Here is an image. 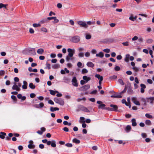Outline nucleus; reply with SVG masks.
I'll list each match as a JSON object with an SVG mask.
<instances>
[{
  "label": "nucleus",
  "mask_w": 154,
  "mask_h": 154,
  "mask_svg": "<svg viewBox=\"0 0 154 154\" xmlns=\"http://www.w3.org/2000/svg\"><path fill=\"white\" fill-rule=\"evenodd\" d=\"M26 51L31 55H35L36 52L34 48H29L27 49Z\"/></svg>",
  "instance_id": "3"
},
{
  "label": "nucleus",
  "mask_w": 154,
  "mask_h": 154,
  "mask_svg": "<svg viewBox=\"0 0 154 154\" xmlns=\"http://www.w3.org/2000/svg\"><path fill=\"white\" fill-rule=\"evenodd\" d=\"M141 100L142 101H143V105L144 106H146L147 105V101L146 100V98L145 99L143 97L140 98Z\"/></svg>",
  "instance_id": "23"
},
{
  "label": "nucleus",
  "mask_w": 154,
  "mask_h": 154,
  "mask_svg": "<svg viewBox=\"0 0 154 154\" xmlns=\"http://www.w3.org/2000/svg\"><path fill=\"white\" fill-rule=\"evenodd\" d=\"M39 108H42L44 106V104L43 103H41L38 104Z\"/></svg>",
  "instance_id": "52"
},
{
  "label": "nucleus",
  "mask_w": 154,
  "mask_h": 154,
  "mask_svg": "<svg viewBox=\"0 0 154 154\" xmlns=\"http://www.w3.org/2000/svg\"><path fill=\"white\" fill-rule=\"evenodd\" d=\"M46 68L48 69H51V65L50 64L46 63Z\"/></svg>",
  "instance_id": "43"
},
{
  "label": "nucleus",
  "mask_w": 154,
  "mask_h": 154,
  "mask_svg": "<svg viewBox=\"0 0 154 154\" xmlns=\"http://www.w3.org/2000/svg\"><path fill=\"white\" fill-rule=\"evenodd\" d=\"M145 116L146 117L149 119H151L153 118L152 116L148 113L146 114Z\"/></svg>",
  "instance_id": "35"
},
{
  "label": "nucleus",
  "mask_w": 154,
  "mask_h": 154,
  "mask_svg": "<svg viewBox=\"0 0 154 154\" xmlns=\"http://www.w3.org/2000/svg\"><path fill=\"white\" fill-rule=\"evenodd\" d=\"M132 122V125L133 126H135L137 125V123L136 122V120L134 119H133L131 120Z\"/></svg>",
  "instance_id": "28"
},
{
  "label": "nucleus",
  "mask_w": 154,
  "mask_h": 154,
  "mask_svg": "<svg viewBox=\"0 0 154 154\" xmlns=\"http://www.w3.org/2000/svg\"><path fill=\"white\" fill-rule=\"evenodd\" d=\"M146 100L147 103L149 102L150 103H152L154 101V97H152L146 98Z\"/></svg>",
  "instance_id": "11"
},
{
  "label": "nucleus",
  "mask_w": 154,
  "mask_h": 154,
  "mask_svg": "<svg viewBox=\"0 0 154 154\" xmlns=\"http://www.w3.org/2000/svg\"><path fill=\"white\" fill-rule=\"evenodd\" d=\"M91 52L93 54H95L97 52V51L96 49H93L92 50Z\"/></svg>",
  "instance_id": "63"
},
{
  "label": "nucleus",
  "mask_w": 154,
  "mask_h": 154,
  "mask_svg": "<svg viewBox=\"0 0 154 154\" xmlns=\"http://www.w3.org/2000/svg\"><path fill=\"white\" fill-rule=\"evenodd\" d=\"M131 128V126L129 125H128L126 126L125 130L127 132H128L130 131Z\"/></svg>",
  "instance_id": "31"
},
{
  "label": "nucleus",
  "mask_w": 154,
  "mask_h": 154,
  "mask_svg": "<svg viewBox=\"0 0 154 154\" xmlns=\"http://www.w3.org/2000/svg\"><path fill=\"white\" fill-rule=\"evenodd\" d=\"M117 78V76L116 75H114L111 76L109 77V79L111 80H113Z\"/></svg>",
  "instance_id": "32"
},
{
  "label": "nucleus",
  "mask_w": 154,
  "mask_h": 154,
  "mask_svg": "<svg viewBox=\"0 0 154 154\" xmlns=\"http://www.w3.org/2000/svg\"><path fill=\"white\" fill-rule=\"evenodd\" d=\"M32 25L34 27H37L41 26L40 24L39 23H33Z\"/></svg>",
  "instance_id": "40"
},
{
  "label": "nucleus",
  "mask_w": 154,
  "mask_h": 154,
  "mask_svg": "<svg viewBox=\"0 0 154 154\" xmlns=\"http://www.w3.org/2000/svg\"><path fill=\"white\" fill-rule=\"evenodd\" d=\"M23 85L22 86V88L24 89L27 88V83L25 81H23Z\"/></svg>",
  "instance_id": "14"
},
{
  "label": "nucleus",
  "mask_w": 154,
  "mask_h": 154,
  "mask_svg": "<svg viewBox=\"0 0 154 154\" xmlns=\"http://www.w3.org/2000/svg\"><path fill=\"white\" fill-rule=\"evenodd\" d=\"M79 108L81 110L85 112H90V111L86 107L83 106H80Z\"/></svg>",
  "instance_id": "10"
},
{
  "label": "nucleus",
  "mask_w": 154,
  "mask_h": 154,
  "mask_svg": "<svg viewBox=\"0 0 154 154\" xmlns=\"http://www.w3.org/2000/svg\"><path fill=\"white\" fill-rule=\"evenodd\" d=\"M103 51L106 53H109L110 52V49L108 48L104 49L103 50Z\"/></svg>",
  "instance_id": "54"
},
{
  "label": "nucleus",
  "mask_w": 154,
  "mask_h": 154,
  "mask_svg": "<svg viewBox=\"0 0 154 154\" xmlns=\"http://www.w3.org/2000/svg\"><path fill=\"white\" fill-rule=\"evenodd\" d=\"M54 102L61 105H63L64 104V102L63 99L61 98L57 97L55 98L54 99Z\"/></svg>",
  "instance_id": "1"
},
{
  "label": "nucleus",
  "mask_w": 154,
  "mask_h": 154,
  "mask_svg": "<svg viewBox=\"0 0 154 154\" xmlns=\"http://www.w3.org/2000/svg\"><path fill=\"white\" fill-rule=\"evenodd\" d=\"M90 55V54L89 52H86L85 54V56L86 57H88Z\"/></svg>",
  "instance_id": "51"
},
{
  "label": "nucleus",
  "mask_w": 154,
  "mask_h": 154,
  "mask_svg": "<svg viewBox=\"0 0 154 154\" xmlns=\"http://www.w3.org/2000/svg\"><path fill=\"white\" fill-rule=\"evenodd\" d=\"M29 32L31 34H33L34 33V31L31 28L29 29Z\"/></svg>",
  "instance_id": "59"
},
{
  "label": "nucleus",
  "mask_w": 154,
  "mask_h": 154,
  "mask_svg": "<svg viewBox=\"0 0 154 154\" xmlns=\"http://www.w3.org/2000/svg\"><path fill=\"white\" fill-rule=\"evenodd\" d=\"M7 5H4L2 3H0V8H6V6Z\"/></svg>",
  "instance_id": "46"
},
{
  "label": "nucleus",
  "mask_w": 154,
  "mask_h": 154,
  "mask_svg": "<svg viewBox=\"0 0 154 154\" xmlns=\"http://www.w3.org/2000/svg\"><path fill=\"white\" fill-rule=\"evenodd\" d=\"M120 68L119 66H116L114 68V69L116 71H119L120 70Z\"/></svg>",
  "instance_id": "47"
},
{
  "label": "nucleus",
  "mask_w": 154,
  "mask_h": 154,
  "mask_svg": "<svg viewBox=\"0 0 154 154\" xmlns=\"http://www.w3.org/2000/svg\"><path fill=\"white\" fill-rule=\"evenodd\" d=\"M111 97L121 98L122 97V96L120 95H111Z\"/></svg>",
  "instance_id": "33"
},
{
  "label": "nucleus",
  "mask_w": 154,
  "mask_h": 154,
  "mask_svg": "<svg viewBox=\"0 0 154 154\" xmlns=\"http://www.w3.org/2000/svg\"><path fill=\"white\" fill-rule=\"evenodd\" d=\"M83 79L84 80L86 81V82H87L88 81L91 80V78L89 77H88L86 76H84L83 77Z\"/></svg>",
  "instance_id": "20"
},
{
  "label": "nucleus",
  "mask_w": 154,
  "mask_h": 154,
  "mask_svg": "<svg viewBox=\"0 0 154 154\" xmlns=\"http://www.w3.org/2000/svg\"><path fill=\"white\" fill-rule=\"evenodd\" d=\"M67 51L69 53L68 56L70 57H72L75 53V50L74 49L69 48L67 49Z\"/></svg>",
  "instance_id": "4"
},
{
  "label": "nucleus",
  "mask_w": 154,
  "mask_h": 154,
  "mask_svg": "<svg viewBox=\"0 0 154 154\" xmlns=\"http://www.w3.org/2000/svg\"><path fill=\"white\" fill-rule=\"evenodd\" d=\"M78 56L79 57H84V54L83 53L80 52L78 54Z\"/></svg>",
  "instance_id": "50"
},
{
  "label": "nucleus",
  "mask_w": 154,
  "mask_h": 154,
  "mask_svg": "<svg viewBox=\"0 0 154 154\" xmlns=\"http://www.w3.org/2000/svg\"><path fill=\"white\" fill-rule=\"evenodd\" d=\"M72 84L75 87L78 86V83L77 82V80L75 76L74 77L72 80Z\"/></svg>",
  "instance_id": "7"
},
{
  "label": "nucleus",
  "mask_w": 154,
  "mask_h": 154,
  "mask_svg": "<svg viewBox=\"0 0 154 154\" xmlns=\"http://www.w3.org/2000/svg\"><path fill=\"white\" fill-rule=\"evenodd\" d=\"M50 110L51 112H54L56 110H59V109L57 107H51L50 108Z\"/></svg>",
  "instance_id": "24"
},
{
  "label": "nucleus",
  "mask_w": 154,
  "mask_h": 154,
  "mask_svg": "<svg viewBox=\"0 0 154 154\" xmlns=\"http://www.w3.org/2000/svg\"><path fill=\"white\" fill-rule=\"evenodd\" d=\"M137 19V17L135 16L134 17L132 15L129 18V19L132 21H134V20Z\"/></svg>",
  "instance_id": "34"
},
{
  "label": "nucleus",
  "mask_w": 154,
  "mask_h": 154,
  "mask_svg": "<svg viewBox=\"0 0 154 154\" xmlns=\"http://www.w3.org/2000/svg\"><path fill=\"white\" fill-rule=\"evenodd\" d=\"M78 24L81 27L87 28L88 26L86 23L84 21H79L77 22Z\"/></svg>",
  "instance_id": "2"
},
{
  "label": "nucleus",
  "mask_w": 154,
  "mask_h": 154,
  "mask_svg": "<svg viewBox=\"0 0 154 154\" xmlns=\"http://www.w3.org/2000/svg\"><path fill=\"white\" fill-rule=\"evenodd\" d=\"M141 136L143 138H146L147 137V135L146 134L143 133H142Z\"/></svg>",
  "instance_id": "56"
},
{
  "label": "nucleus",
  "mask_w": 154,
  "mask_h": 154,
  "mask_svg": "<svg viewBox=\"0 0 154 154\" xmlns=\"http://www.w3.org/2000/svg\"><path fill=\"white\" fill-rule=\"evenodd\" d=\"M131 100L136 105L139 106L140 105V103L138 100H137V98L135 97H133L131 98Z\"/></svg>",
  "instance_id": "8"
},
{
  "label": "nucleus",
  "mask_w": 154,
  "mask_h": 154,
  "mask_svg": "<svg viewBox=\"0 0 154 154\" xmlns=\"http://www.w3.org/2000/svg\"><path fill=\"white\" fill-rule=\"evenodd\" d=\"M44 52V50L43 49L40 48L37 50V53L39 54H42Z\"/></svg>",
  "instance_id": "15"
},
{
  "label": "nucleus",
  "mask_w": 154,
  "mask_h": 154,
  "mask_svg": "<svg viewBox=\"0 0 154 154\" xmlns=\"http://www.w3.org/2000/svg\"><path fill=\"white\" fill-rule=\"evenodd\" d=\"M88 72V70L86 69H83L82 70V72L83 74L87 73Z\"/></svg>",
  "instance_id": "44"
},
{
  "label": "nucleus",
  "mask_w": 154,
  "mask_h": 154,
  "mask_svg": "<svg viewBox=\"0 0 154 154\" xmlns=\"http://www.w3.org/2000/svg\"><path fill=\"white\" fill-rule=\"evenodd\" d=\"M110 106L111 107L112 109V111H118V106L117 105L113 104H111Z\"/></svg>",
  "instance_id": "12"
},
{
  "label": "nucleus",
  "mask_w": 154,
  "mask_h": 154,
  "mask_svg": "<svg viewBox=\"0 0 154 154\" xmlns=\"http://www.w3.org/2000/svg\"><path fill=\"white\" fill-rule=\"evenodd\" d=\"M132 69L135 72H137L139 71V69L136 67H134Z\"/></svg>",
  "instance_id": "48"
},
{
  "label": "nucleus",
  "mask_w": 154,
  "mask_h": 154,
  "mask_svg": "<svg viewBox=\"0 0 154 154\" xmlns=\"http://www.w3.org/2000/svg\"><path fill=\"white\" fill-rule=\"evenodd\" d=\"M146 124L147 125H150L151 124V121L149 120H147L145 121Z\"/></svg>",
  "instance_id": "37"
},
{
  "label": "nucleus",
  "mask_w": 154,
  "mask_h": 154,
  "mask_svg": "<svg viewBox=\"0 0 154 154\" xmlns=\"http://www.w3.org/2000/svg\"><path fill=\"white\" fill-rule=\"evenodd\" d=\"M54 21L53 23H57L59 22V20L57 18L55 17H54Z\"/></svg>",
  "instance_id": "45"
},
{
  "label": "nucleus",
  "mask_w": 154,
  "mask_h": 154,
  "mask_svg": "<svg viewBox=\"0 0 154 154\" xmlns=\"http://www.w3.org/2000/svg\"><path fill=\"white\" fill-rule=\"evenodd\" d=\"M122 103H125L127 106H128L129 108L131 107V105L130 104H128L125 99H123L122 101Z\"/></svg>",
  "instance_id": "17"
},
{
  "label": "nucleus",
  "mask_w": 154,
  "mask_h": 154,
  "mask_svg": "<svg viewBox=\"0 0 154 154\" xmlns=\"http://www.w3.org/2000/svg\"><path fill=\"white\" fill-rule=\"evenodd\" d=\"M41 30L43 32H47V30L45 28L43 27L41 28Z\"/></svg>",
  "instance_id": "53"
},
{
  "label": "nucleus",
  "mask_w": 154,
  "mask_h": 154,
  "mask_svg": "<svg viewBox=\"0 0 154 154\" xmlns=\"http://www.w3.org/2000/svg\"><path fill=\"white\" fill-rule=\"evenodd\" d=\"M122 56L121 55H119L116 57V58L118 60H120L122 59Z\"/></svg>",
  "instance_id": "64"
},
{
  "label": "nucleus",
  "mask_w": 154,
  "mask_h": 154,
  "mask_svg": "<svg viewBox=\"0 0 154 154\" xmlns=\"http://www.w3.org/2000/svg\"><path fill=\"white\" fill-rule=\"evenodd\" d=\"M29 86L30 88L33 89H34L35 88V86L32 83H30L29 84Z\"/></svg>",
  "instance_id": "30"
},
{
  "label": "nucleus",
  "mask_w": 154,
  "mask_h": 154,
  "mask_svg": "<svg viewBox=\"0 0 154 154\" xmlns=\"http://www.w3.org/2000/svg\"><path fill=\"white\" fill-rule=\"evenodd\" d=\"M6 135L5 133L1 132L0 133V138L1 139H4L5 138V136Z\"/></svg>",
  "instance_id": "26"
},
{
  "label": "nucleus",
  "mask_w": 154,
  "mask_h": 154,
  "mask_svg": "<svg viewBox=\"0 0 154 154\" xmlns=\"http://www.w3.org/2000/svg\"><path fill=\"white\" fill-rule=\"evenodd\" d=\"M122 44L124 46H128L129 45V42H126L122 43Z\"/></svg>",
  "instance_id": "58"
},
{
  "label": "nucleus",
  "mask_w": 154,
  "mask_h": 154,
  "mask_svg": "<svg viewBox=\"0 0 154 154\" xmlns=\"http://www.w3.org/2000/svg\"><path fill=\"white\" fill-rule=\"evenodd\" d=\"M12 89L14 90H16L17 91H19L20 90V88L18 87L17 83H14V85L12 87Z\"/></svg>",
  "instance_id": "9"
},
{
  "label": "nucleus",
  "mask_w": 154,
  "mask_h": 154,
  "mask_svg": "<svg viewBox=\"0 0 154 154\" xmlns=\"http://www.w3.org/2000/svg\"><path fill=\"white\" fill-rule=\"evenodd\" d=\"M58 67H59V65L57 64H55L53 66V68L54 69L57 68Z\"/></svg>",
  "instance_id": "62"
},
{
  "label": "nucleus",
  "mask_w": 154,
  "mask_h": 154,
  "mask_svg": "<svg viewBox=\"0 0 154 154\" xmlns=\"http://www.w3.org/2000/svg\"><path fill=\"white\" fill-rule=\"evenodd\" d=\"M65 146L67 147H71L72 146V145L71 143H67L65 144Z\"/></svg>",
  "instance_id": "42"
},
{
  "label": "nucleus",
  "mask_w": 154,
  "mask_h": 154,
  "mask_svg": "<svg viewBox=\"0 0 154 154\" xmlns=\"http://www.w3.org/2000/svg\"><path fill=\"white\" fill-rule=\"evenodd\" d=\"M95 77L97 78L99 80L103 81V77L102 76H101L99 74H96L95 75Z\"/></svg>",
  "instance_id": "18"
},
{
  "label": "nucleus",
  "mask_w": 154,
  "mask_h": 154,
  "mask_svg": "<svg viewBox=\"0 0 154 154\" xmlns=\"http://www.w3.org/2000/svg\"><path fill=\"white\" fill-rule=\"evenodd\" d=\"M42 142L44 143H47L48 145H49L50 143V141H48L47 139L42 140Z\"/></svg>",
  "instance_id": "25"
},
{
  "label": "nucleus",
  "mask_w": 154,
  "mask_h": 154,
  "mask_svg": "<svg viewBox=\"0 0 154 154\" xmlns=\"http://www.w3.org/2000/svg\"><path fill=\"white\" fill-rule=\"evenodd\" d=\"M90 88L89 85H87L81 87L79 88V90L81 91H85L88 89Z\"/></svg>",
  "instance_id": "5"
},
{
  "label": "nucleus",
  "mask_w": 154,
  "mask_h": 154,
  "mask_svg": "<svg viewBox=\"0 0 154 154\" xmlns=\"http://www.w3.org/2000/svg\"><path fill=\"white\" fill-rule=\"evenodd\" d=\"M96 56L100 58H102L104 56V54L102 52H100L99 53L96 54Z\"/></svg>",
  "instance_id": "16"
},
{
  "label": "nucleus",
  "mask_w": 154,
  "mask_h": 154,
  "mask_svg": "<svg viewBox=\"0 0 154 154\" xmlns=\"http://www.w3.org/2000/svg\"><path fill=\"white\" fill-rule=\"evenodd\" d=\"M63 80L64 81V82L66 83H68L69 81V79L66 77H64Z\"/></svg>",
  "instance_id": "38"
},
{
  "label": "nucleus",
  "mask_w": 154,
  "mask_h": 154,
  "mask_svg": "<svg viewBox=\"0 0 154 154\" xmlns=\"http://www.w3.org/2000/svg\"><path fill=\"white\" fill-rule=\"evenodd\" d=\"M80 119L81 120L80 122L85 123V119L84 117H81L80 118Z\"/></svg>",
  "instance_id": "41"
},
{
  "label": "nucleus",
  "mask_w": 154,
  "mask_h": 154,
  "mask_svg": "<svg viewBox=\"0 0 154 154\" xmlns=\"http://www.w3.org/2000/svg\"><path fill=\"white\" fill-rule=\"evenodd\" d=\"M57 6L59 8H60L62 7V5L61 3H58L57 5Z\"/></svg>",
  "instance_id": "55"
},
{
  "label": "nucleus",
  "mask_w": 154,
  "mask_h": 154,
  "mask_svg": "<svg viewBox=\"0 0 154 154\" xmlns=\"http://www.w3.org/2000/svg\"><path fill=\"white\" fill-rule=\"evenodd\" d=\"M118 82L122 85H124L123 80L121 79H119L118 80Z\"/></svg>",
  "instance_id": "39"
},
{
  "label": "nucleus",
  "mask_w": 154,
  "mask_h": 154,
  "mask_svg": "<svg viewBox=\"0 0 154 154\" xmlns=\"http://www.w3.org/2000/svg\"><path fill=\"white\" fill-rule=\"evenodd\" d=\"M85 38L87 39H89L91 38V36L89 34L86 35Z\"/></svg>",
  "instance_id": "49"
},
{
  "label": "nucleus",
  "mask_w": 154,
  "mask_h": 154,
  "mask_svg": "<svg viewBox=\"0 0 154 154\" xmlns=\"http://www.w3.org/2000/svg\"><path fill=\"white\" fill-rule=\"evenodd\" d=\"M73 143H75L77 144H79L80 143V141L79 140L77 139L76 138H74L72 140Z\"/></svg>",
  "instance_id": "27"
},
{
  "label": "nucleus",
  "mask_w": 154,
  "mask_h": 154,
  "mask_svg": "<svg viewBox=\"0 0 154 154\" xmlns=\"http://www.w3.org/2000/svg\"><path fill=\"white\" fill-rule=\"evenodd\" d=\"M50 145H51V146L53 147H55L56 146V141L54 140H52L50 141Z\"/></svg>",
  "instance_id": "13"
},
{
  "label": "nucleus",
  "mask_w": 154,
  "mask_h": 154,
  "mask_svg": "<svg viewBox=\"0 0 154 154\" xmlns=\"http://www.w3.org/2000/svg\"><path fill=\"white\" fill-rule=\"evenodd\" d=\"M80 40V37L78 36H75L72 38V41L74 43L78 42Z\"/></svg>",
  "instance_id": "6"
},
{
  "label": "nucleus",
  "mask_w": 154,
  "mask_h": 154,
  "mask_svg": "<svg viewBox=\"0 0 154 154\" xmlns=\"http://www.w3.org/2000/svg\"><path fill=\"white\" fill-rule=\"evenodd\" d=\"M87 65L90 67H93L94 66V64L91 62H89L87 63Z\"/></svg>",
  "instance_id": "21"
},
{
  "label": "nucleus",
  "mask_w": 154,
  "mask_h": 154,
  "mask_svg": "<svg viewBox=\"0 0 154 154\" xmlns=\"http://www.w3.org/2000/svg\"><path fill=\"white\" fill-rule=\"evenodd\" d=\"M5 71L4 70H1L0 71V75H3L5 73Z\"/></svg>",
  "instance_id": "57"
},
{
  "label": "nucleus",
  "mask_w": 154,
  "mask_h": 154,
  "mask_svg": "<svg viewBox=\"0 0 154 154\" xmlns=\"http://www.w3.org/2000/svg\"><path fill=\"white\" fill-rule=\"evenodd\" d=\"M50 57L52 58H54L56 57V55L55 54L51 53L50 54Z\"/></svg>",
  "instance_id": "60"
},
{
  "label": "nucleus",
  "mask_w": 154,
  "mask_h": 154,
  "mask_svg": "<svg viewBox=\"0 0 154 154\" xmlns=\"http://www.w3.org/2000/svg\"><path fill=\"white\" fill-rule=\"evenodd\" d=\"M130 55L129 54H127L124 59L125 61L127 62H128L129 61V58Z\"/></svg>",
  "instance_id": "22"
},
{
  "label": "nucleus",
  "mask_w": 154,
  "mask_h": 154,
  "mask_svg": "<svg viewBox=\"0 0 154 154\" xmlns=\"http://www.w3.org/2000/svg\"><path fill=\"white\" fill-rule=\"evenodd\" d=\"M28 146L29 149H33L35 148V146L33 144H29Z\"/></svg>",
  "instance_id": "36"
},
{
  "label": "nucleus",
  "mask_w": 154,
  "mask_h": 154,
  "mask_svg": "<svg viewBox=\"0 0 154 154\" xmlns=\"http://www.w3.org/2000/svg\"><path fill=\"white\" fill-rule=\"evenodd\" d=\"M39 147L41 149H43L44 148V146L43 144H41L39 145Z\"/></svg>",
  "instance_id": "61"
},
{
  "label": "nucleus",
  "mask_w": 154,
  "mask_h": 154,
  "mask_svg": "<svg viewBox=\"0 0 154 154\" xmlns=\"http://www.w3.org/2000/svg\"><path fill=\"white\" fill-rule=\"evenodd\" d=\"M105 106L106 105L105 104L103 103L100 105H99L98 107L99 109H105Z\"/></svg>",
  "instance_id": "29"
},
{
  "label": "nucleus",
  "mask_w": 154,
  "mask_h": 154,
  "mask_svg": "<svg viewBox=\"0 0 154 154\" xmlns=\"http://www.w3.org/2000/svg\"><path fill=\"white\" fill-rule=\"evenodd\" d=\"M49 91L50 94L53 95H54L56 93H58V92L57 91H53L51 90H50Z\"/></svg>",
  "instance_id": "19"
}]
</instances>
